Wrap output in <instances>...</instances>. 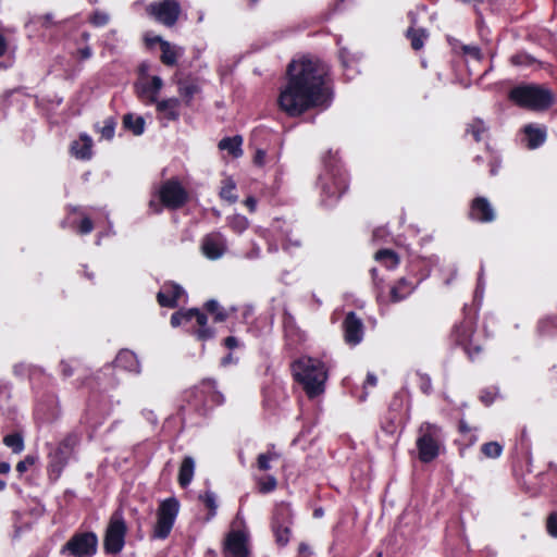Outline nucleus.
I'll list each match as a JSON object with an SVG mask.
<instances>
[{
    "mask_svg": "<svg viewBox=\"0 0 557 557\" xmlns=\"http://www.w3.org/2000/svg\"><path fill=\"white\" fill-rule=\"evenodd\" d=\"M288 82L278 97L280 108L289 116H299L317 107L326 108L331 94L326 84L327 65L320 60L302 59L288 65Z\"/></svg>",
    "mask_w": 557,
    "mask_h": 557,
    "instance_id": "f257e3e1",
    "label": "nucleus"
},
{
    "mask_svg": "<svg viewBox=\"0 0 557 557\" xmlns=\"http://www.w3.org/2000/svg\"><path fill=\"white\" fill-rule=\"evenodd\" d=\"M292 370L294 377L302 386L309 398L318 397L324 393L327 369L323 361L302 356L293 362Z\"/></svg>",
    "mask_w": 557,
    "mask_h": 557,
    "instance_id": "f03ea898",
    "label": "nucleus"
},
{
    "mask_svg": "<svg viewBox=\"0 0 557 557\" xmlns=\"http://www.w3.org/2000/svg\"><path fill=\"white\" fill-rule=\"evenodd\" d=\"M508 97L515 104L532 111L547 110L554 102V95L549 89L533 84L513 87Z\"/></svg>",
    "mask_w": 557,
    "mask_h": 557,
    "instance_id": "7ed1b4c3",
    "label": "nucleus"
},
{
    "mask_svg": "<svg viewBox=\"0 0 557 557\" xmlns=\"http://www.w3.org/2000/svg\"><path fill=\"white\" fill-rule=\"evenodd\" d=\"M323 201L334 203L346 191L348 180L346 172L333 161L325 163L324 172L319 176Z\"/></svg>",
    "mask_w": 557,
    "mask_h": 557,
    "instance_id": "20e7f679",
    "label": "nucleus"
},
{
    "mask_svg": "<svg viewBox=\"0 0 557 557\" xmlns=\"http://www.w3.org/2000/svg\"><path fill=\"white\" fill-rule=\"evenodd\" d=\"M444 442L442 428L437 424L423 422L418 430L417 448L422 462H431L440 455Z\"/></svg>",
    "mask_w": 557,
    "mask_h": 557,
    "instance_id": "39448f33",
    "label": "nucleus"
},
{
    "mask_svg": "<svg viewBox=\"0 0 557 557\" xmlns=\"http://www.w3.org/2000/svg\"><path fill=\"white\" fill-rule=\"evenodd\" d=\"M157 195L159 197L160 203L154 199H151L149 202V207L153 210L154 213H160L162 211V207L171 210L180 209L188 200L187 190L177 180L173 178L162 183L157 191Z\"/></svg>",
    "mask_w": 557,
    "mask_h": 557,
    "instance_id": "423d86ee",
    "label": "nucleus"
},
{
    "mask_svg": "<svg viewBox=\"0 0 557 557\" xmlns=\"http://www.w3.org/2000/svg\"><path fill=\"white\" fill-rule=\"evenodd\" d=\"M194 322L198 329L193 330V333L199 341H207L214 336V331L207 326V315L198 309L180 310L171 317V325L173 327L188 324H190V327H194Z\"/></svg>",
    "mask_w": 557,
    "mask_h": 557,
    "instance_id": "0eeeda50",
    "label": "nucleus"
},
{
    "mask_svg": "<svg viewBox=\"0 0 557 557\" xmlns=\"http://www.w3.org/2000/svg\"><path fill=\"white\" fill-rule=\"evenodd\" d=\"M180 510V503L175 497L162 500L157 509V522L153 527L152 537L166 539L174 525Z\"/></svg>",
    "mask_w": 557,
    "mask_h": 557,
    "instance_id": "6e6552de",
    "label": "nucleus"
},
{
    "mask_svg": "<svg viewBox=\"0 0 557 557\" xmlns=\"http://www.w3.org/2000/svg\"><path fill=\"white\" fill-rule=\"evenodd\" d=\"M75 444L76 437L73 435H69L58 445H49L48 473L50 479L55 481L60 478L62 470L66 466Z\"/></svg>",
    "mask_w": 557,
    "mask_h": 557,
    "instance_id": "1a4fd4ad",
    "label": "nucleus"
},
{
    "mask_svg": "<svg viewBox=\"0 0 557 557\" xmlns=\"http://www.w3.org/2000/svg\"><path fill=\"white\" fill-rule=\"evenodd\" d=\"M127 527L121 511H115L106 530L103 547L107 554L117 555L125 545Z\"/></svg>",
    "mask_w": 557,
    "mask_h": 557,
    "instance_id": "9d476101",
    "label": "nucleus"
},
{
    "mask_svg": "<svg viewBox=\"0 0 557 557\" xmlns=\"http://www.w3.org/2000/svg\"><path fill=\"white\" fill-rule=\"evenodd\" d=\"M181 11V5L176 0H158L151 2L146 8V12L150 17L166 27H172L176 24Z\"/></svg>",
    "mask_w": 557,
    "mask_h": 557,
    "instance_id": "9b49d317",
    "label": "nucleus"
},
{
    "mask_svg": "<svg viewBox=\"0 0 557 557\" xmlns=\"http://www.w3.org/2000/svg\"><path fill=\"white\" fill-rule=\"evenodd\" d=\"M98 546L97 535L92 532L74 534L62 548L73 557H91L96 554Z\"/></svg>",
    "mask_w": 557,
    "mask_h": 557,
    "instance_id": "f8f14e48",
    "label": "nucleus"
},
{
    "mask_svg": "<svg viewBox=\"0 0 557 557\" xmlns=\"http://www.w3.org/2000/svg\"><path fill=\"white\" fill-rule=\"evenodd\" d=\"M473 332L474 324L471 319H465L459 324H456L451 331V337L455 343L462 346L471 359L481 352V347L473 344Z\"/></svg>",
    "mask_w": 557,
    "mask_h": 557,
    "instance_id": "ddd939ff",
    "label": "nucleus"
},
{
    "mask_svg": "<svg viewBox=\"0 0 557 557\" xmlns=\"http://www.w3.org/2000/svg\"><path fill=\"white\" fill-rule=\"evenodd\" d=\"M163 87V81L160 76L151 78H141L135 84L137 97L145 104H156L159 100V94Z\"/></svg>",
    "mask_w": 557,
    "mask_h": 557,
    "instance_id": "4468645a",
    "label": "nucleus"
},
{
    "mask_svg": "<svg viewBox=\"0 0 557 557\" xmlns=\"http://www.w3.org/2000/svg\"><path fill=\"white\" fill-rule=\"evenodd\" d=\"M226 248V238L219 232L210 233L201 240V251L210 260L220 259Z\"/></svg>",
    "mask_w": 557,
    "mask_h": 557,
    "instance_id": "2eb2a0df",
    "label": "nucleus"
},
{
    "mask_svg": "<svg viewBox=\"0 0 557 557\" xmlns=\"http://www.w3.org/2000/svg\"><path fill=\"white\" fill-rule=\"evenodd\" d=\"M345 342L349 345H358L364 333V325L355 312H348L343 322Z\"/></svg>",
    "mask_w": 557,
    "mask_h": 557,
    "instance_id": "dca6fc26",
    "label": "nucleus"
},
{
    "mask_svg": "<svg viewBox=\"0 0 557 557\" xmlns=\"http://www.w3.org/2000/svg\"><path fill=\"white\" fill-rule=\"evenodd\" d=\"M225 557H247V540L243 532L232 531L226 537L224 546Z\"/></svg>",
    "mask_w": 557,
    "mask_h": 557,
    "instance_id": "f3484780",
    "label": "nucleus"
},
{
    "mask_svg": "<svg viewBox=\"0 0 557 557\" xmlns=\"http://www.w3.org/2000/svg\"><path fill=\"white\" fill-rule=\"evenodd\" d=\"M185 294L184 289L175 283H165L157 294V300L160 306L175 308L178 306L181 297Z\"/></svg>",
    "mask_w": 557,
    "mask_h": 557,
    "instance_id": "a211bd4d",
    "label": "nucleus"
},
{
    "mask_svg": "<svg viewBox=\"0 0 557 557\" xmlns=\"http://www.w3.org/2000/svg\"><path fill=\"white\" fill-rule=\"evenodd\" d=\"M470 216L483 223L492 222L495 219V211L486 198L478 197L472 201Z\"/></svg>",
    "mask_w": 557,
    "mask_h": 557,
    "instance_id": "6ab92c4d",
    "label": "nucleus"
},
{
    "mask_svg": "<svg viewBox=\"0 0 557 557\" xmlns=\"http://www.w3.org/2000/svg\"><path fill=\"white\" fill-rule=\"evenodd\" d=\"M71 153L76 159L89 160L92 157V139L87 134H81L77 140L71 144Z\"/></svg>",
    "mask_w": 557,
    "mask_h": 557,
    "instance_id": "aec40b11",
    "label": "nucleus"
},
{
    "mask_svg": "<svg viewBox=\"0 0 557 557\" xmlns=\"http://www.w3.org/2000/svg\"><path fill=\"white\" fill-rule=\"evenodd\" d=\"M157 112L161 119L168 121H176L180 116V100L177 98H169L156 103Z\"/></svg>",
    "mask_w": 557,
    "mask_h": 557,
    "instance_id": "412c9836",
    "label": "nucleus"
},
{
    "mask_svg": "<svg viewBox=\"0 0 557 557\" xmlns=\"http://www.w3.org/2000/svg\"><path fill=\"white\" fill-rule=\"evenodd\" d=\"M114 366L116 368H121V369L129 371V372H134V373L140 372V364H139V361H138L136 355L133 351L127 350V349H122L117 354V356L114 360Z\"/></svg>",
    "mask_w": 557,
    "mask_h": 557,
    "instance_id": "4be33fe9",
    "label": "nucleus"
},
{
    "mask_svg": "<svg viewBox=\"0 0 557 557\" xmlns=\"http://www.w3.org/2000/svg\"><path fill=\"white\" fill-rule=\"evenodd\" d=\"M157 40L160 42L162 63L169 66L175 65L177 59L183 55V49L171 45L169 41L162 40L160 37H158Z\"/></svg>",
    "mask_w": 557,
    "mask_h": 557,
    "instance_id": "5701e85b",
    "label": "nucleus"
},
{
    "mask_svg": "<svg viewBox=\"0 0 557 557\" xmlns=\"http://www.w3.org/2000/svg\"><path fill=\"white\" fill-rule=\"evenodd\" d=\"M416 288L413 282L408 281L405 277H401L395 285H393L389 289L388 299L392 302H398L408 297Z\"/></svg>",
    "mask_w": 557,
    "mask_h": 557,
    "instance_id": "b1692460",
    "label": "nucleus"
},
{
    "mask_svg": "<svg viewBox=\"0 0 557 557\" xmlns=\"http://www.w3.org/2000/svg\"><path fill=\"white\" fill-rule=\"evenodd\" d=\"M284 333L290 344H296L305 339L304 333L296 325L294 317L287 311L283 315Z\"/></svg>",
    "mask_w": 557,
    "mask_h": 557,
    "instance_id": "393cba45",
    "label": "nucleus"
},
{
    "mask_svg": "<svg viewBox=\"0 0 557 557\" xmlns=\"http://www.w3.org/2000/svg\"><path fill=\"white\" fill-rule=\"evenodd\" d=\"M530 149L539 148L546 140V128L533 124L525 125L523 128Z\"/></svg>",
    "mask_w": 557,
    "mask_h": 557,
    "instance_id": "a878e982",
    "label": "nucleus"
},
{
    "mask_svg": "<svg viewBox=\"0 0 557 557\" xmlns=\"http://www.w3.org/2000/svg\"><path fill=\"white\" fill-rule=\"evenodd\" d=\"M242 145V136L236 135L234 137H225L221 139L219 143V148L221 150H226L234 158H238L243 154Z\"/></svg>",
    "mask_w": 557,
    "mask_h": 557,
    "instance_id": "bb28decb",
    "label": "nucleus"
},
{
    "mask_svg": "<svg viewBox=\"0 0 557 557\" xmlns=\"http://www.w3.org/2000/svg\"><path fill=\"white\" fill-rule=\"evenodd\" d=\"M145 120L143 116L127 113L123 116V126L131 131L135 136H140L145 132Z\"/></svg>",
    "mask_w": 557,
    "mask_h": 557,
    "instance_id": "cd10ccee",
    "label": "nucleus"
},
{
    "mask_svg": "<svg viewBox=\"0 0 557 557\" xmlns=\"http://www.w3.org/2000/svg\"><path fill=\"white\" fill-rule=\"evenodd\" d=\"M195 470V461L191 457L184 458L178 473V482L182 487H186L193 480Z\"/></svg>",
    "mask_w": 557,
    "mask_h": 557,
    "instance_id": "c85d7f7f",
    "label": "nucleus"
},
{
    "mask_svg": "<svg viewBox=\"0 0 557 557\" xmlns=\"http://www.w3.org/2000/svg\"><path fill=\"white\" fill-rule=\"evenodd\" d=\"M272 522L284 523V524L293 523V511H292L289 504L280 503L275 506Z\"/></svg>",
    "mask_w": 557,
    "mask_h": 557,
    "instance_id": "c756f323",
    "label": "nucleus"
},
{
    "mask_svg": "<svg viewBox=\"0 0 557 557\" xmlns=\"http://www.w3.org/2000/svg\"><path fill=\"white\" fill-rule=\"evenodd\" d=\"M236 184L231 177H226L222 181V186L220 189L221 199L235 203L238 200V196L235 194Z\"/></svg>",
    "mask_w": 557,
    "mask_h": 557,
    "instance_id": "7c9ffc66",
    "label": "nucleus"
},
{
    "mask_svg": "<svg viewBox=\"0 0 557 557\" xmlns=\"http://www.w3.org/2000/svg\"><path fill=\"white\" fill-rule=\"evenodd\" d=\"M375 260L384 264L388 270L395 269L399 263L398 256L389 249L379 250L375 253Z\"/></svg>",
    "mask_w": 557,
    "mask_h": 557,
    "instance_id": "2f4dec72",
    "label": "nucleus"
},
{
    "mask_svg": "<svg viewBox=\"0 0 557 557\" xmlns=\"http://www.w3.org/2000/svg\"><path fill=\"white\" fill-rule=\"evenodd\" d=\"M428 36L429 34L424 28L410 27L407 30V37L410 39L411 47L414 50H420L423 47Z\"/></svg>",
    "mask_w": 557,
    "mask_h": 557,
    "instance_id": "473e14b6",
    "label": "nucleus"
},
{
    "mask_svg": "<svg viewBox=\"0 0 557 557\" xmlns=\"http://www.w3.org/2000/svg\"><path fill=\"white\" fill-rule=\"evenodd\" d=\"M466 132L471 134L475 141H480L487 133V127L481 119H474L467 125Z\"/></svg>",
    "mask_w": 557,
    "mask_h": 557,
    "instance_id": "72a5a7b5",
    "label": "nucleus"
},
{
    "mask_svg": "<svg viewBox=\"0 0 557 557\" xmlns=\"http://www.w3.org/2000/svg\"><path fill=\"white\" fill-rule=\"evenodd\" d=\"M290 525L292 524L272 522V529L276 537V542L278 544L286 545L288 543L290 535Z\"/></svg>",
    "mask_w": 557,
    "mask_h": 557,
    "instance_id": "f704fd0d",
    "label": "nucleus"
},
{
    "mask_svg": "<svg viewBox=\"0 0 557 557\" xmlns=\"http://www.w3.org/2000/svg\"><path fill=\"white\" fill-rule=\"evenodd\" d=\"M3 443L15 454H18L24 449V438L20 433L8 434L4 436Z\"/></svg>",
    "mask_w": 557,
    "mask_h": 557,
    "instance_id": "c9c22d12",
    "label": "nucleus"
},
{
    "mask_svg": "<svg viewBox=\"0 0 557 557\" xmlns=\"http://www.w3.org/2000/svg\"><path fill=\"white\" fill-rule=\"evenodd\" d=\"M257 484H258V491L261 494H268L276 488L277 481L273 475H267V476L259 478L257 481Z\"/></svg>",
    "mask_w": 557,
    "mask_h": 557,
    "instance_id": "e433bc0d",
    "label": "nucleus"
},
{
    "mask_svg": "<svg viewBox=\"0 0 557 557\" xmlns=\"http://www.w3.org/2000/svg\"><path fill=\"white\" fill-rule=\"evenodd\" d=\"M228 225L234 232L240 234L247 230L249 226V221L242 214H235L228 219Z\"/></svg>",
    "mask_w": 557,
    "mask_h": 557,
    "instance_id": "4c0bfd02",
    "label": "nucleus"
},
{
    "mask_svg": "<svg viewBox=\"0 0 557 557\" xmlns=\"http://www.w3.org/2000/svg\"><path fill=\"white\" fill-rule=\"evenodd\" d=\"M280 456L275 451H268L260 454L257 458V467L261 471H268L271 469V461L277 459Z\"/></svg>",
    "mask_w": 557,
    "mask_h": 557,
    "instance_id": "58836bf2",
    "label": "nucleus"
},
{
    "mask_svg": "<svg viewBox=\"0 0 557 557\" xmlns=\"http://www.w3.org/2000/svg\"><path fill=\"white\" fill-rule=\"evenodd\" d=\"M205 308L208 312L214 314V321L222 322L226 320L227 314L221 309L216 300H209L206 302Z\"/></svg>",
    "mask_w": 557,
    "mask_h": 557,
    "instance_id": "ea45409f",
    "label": "nucleus"
},
{
    "mask_svg": "<svg viewBox=\"0 0 557 557\" xmlns=\"http://www.w3.org/2000/svg\"><path fill=\"white\" fill-rule=\"evenodd\" d=\"M481 450L487 458H497L503 453V446L498 442H488L482 445Z\"/></svg>",
    "mask_w": 557,
    "mask_h": 557,
    "instance_id": "a19ab883",
    "label": "nucleus"
},
{
    "mask_svg": "<svg viewBox=\"0 0 557 557\" xmlns=\"http://www.w3.org/2000/svg\"><path fill=\"white\" fill-rule=\"evenodd\" d=\"M197 91H198V88L195 84L187 82V81L178 82V92L182 97L190 99L194 97V95Z\"/></svg>",
    "mask_w": 557,
    "mask_h": 557,
    "instance_id": "79ce46f5",
    "label": "nucleus"
},
{
    "mask_svg": "<svg viewBox=\"0 0 557 557\" xmlns=\"http://www.w3.org/2000/svg\"><path fill=\"white\" fill-rule=\"evenodd\" d=\"M115 131V121L112 117H109L104 121L102 127L99 128V132L104 139H112Z\"/></svg>",
    "mask_w": 557,
    "mask_h": 557,
    "instance_id": "37998d69",
    "label": "nucleus"
},
{
    "mask_svg": "<svg viewBox=\"0 0 557 557\" xmlns=\"http://www.w3.org/2000/svg\"><path fill=\"white\" fill-rule=\"evenodd\" d=\"M418 384L423 394L429 395L432 392V381L428 374L417 373Z\"/></svg>",
    "mask_w": 557,
    "mask_h": 557,
    "instance_id": "c03bdc74",
    "label": "nucleus"
},
{
    "mask_svg": "<svg viewBox=\"0 0 557 557\" xmlns=\"http://www.w3.org/2000/svg\"><path fill=\"white\" fill-rule=\"evenodd\" d=\"M200 499L205 503V505L210 509V517L215 516L216 511V502L215 495L212 492H206L205 495L200 496Z\"/></svg>",
    "mask_w": 557,
    "mask_h": 557,
    "instance_id": "a18cd8bd",
    "label": "nucleus"
},
{
    "mask_svg": "<svg viewBox=\"0 0 557 557\" xmlns=\"http://www.w3.org/2000/svg\"><path fill=\"white\" fill-rule=\"evenodd\" d=\"M109 20H110L109 14L101 12V11H96L90 16V23L97 27L107 25Z\"/></svg>",
    "mask_w": 557,
    "mask_h": 557,
    "instance_id": "49530a36",
    "label": "nucleus"
},
{
    "mask_svg": "<svg viewBox=\"0 0 557 557\" xmlns=\"http://www.w3.org/2000/svg\"><path fill=\"white\" fill-rule=\"evenodd\" d=\"M301 245L300 238L298 236H294L290 233L286 234L285 243L283 244V249L290 251L293 248H299Z\"/></svg>",
    "mask_w": 557,
    "mask_h": 557,
    "instance_id": "de8ad7c7",
    "label": "nucleus"
},
{
    "mask_svg": "<svg viewBox=\"0 0 557 557\" xmlns=\"http://www.w3.org/2000/svg\"><path fill=\"white\" fill-rule=\"evenodd\" d=\"M462 51L466 55H469L474 60L479 61L482 59V52L478 46L465 45L462 47Z\"/></svg>",
    "mask_w": 557,
    "mask_h": 557,
    "instance_id": "09e8293b",
    "label": "nucleus"
},
{
    "mask_svg": "<svg viewBox=\"0 0 557 557\" xmlns=\"http://www.w3.org/2000/svg\"><path fill=\"white\" fill-rule=\"evenodd\" d=\"M547 532L554 536L557 537V512H553L547 518L546 523Z\"/></svg>",
    "mask_w": 557,
    "mask_h": 557,
    "instance_id": "8fccbe9b",
    "label": "nucleus"
},
{
    "mask_svg": "<svg viewBox=\"0 0 557 557\" xmlns=\"http://www.w3.org/2000/svg\"><path fill=\"white\" fill-rule=\"evenodd\" d=\"M94 230L92 221L89 218H84L79 224L78 232L83 235L89 234Z\"/></svg>",
    "mask_w": 557,
    "mask_h": 557,
    "instance_id": "3c124183",
    "label": "nucleus"
},
{
    "mask_svg": "<svg viewBox=\"0 0 557 557\" xmlns=\"http://www.w3.org/2000/svg\"><path fill=\"white\" fill-rule=\"evenodd\" d=\"M35 462V458L32 457V456H27L24 460L20 461L17 465H16V470L20 472V473H23L25 472L29 466H32L33 463Z\"/></svg>",
    "mask_w": 557,
    "mask_h": 557,
    "instance_id": "603ef678",
    "label": "nucleus"
},
{
    "mask_svg": "<svg viewBox=\"0 0 557 557\" xmlns=\"http://www.w3.org/2000/svg\"><path fill=\"white\" fill-rule=\"evenodd\" d=\"M348 50L344 47L339 48V59L342 61V64L344 67H348L349 60H348Z\"/></svg>",
    "mask_w": 557,
    "mask_h": 557,
    "instance_id": "864d4df0",
    "label": "nucleus"
},
{
    "mask_svg": "<svg viewBox=\"0 0 557 557\" xmlns=\"http://www.w3.org/2000/svg\"><path fill=\"white\" fill-rule=\"evenodd\" d=\"M60 367H61L62 374L65 377L71 376L73 374V369L69 362L62 361Z\"/></svg>",
    "mask_w": 557,
    "mask_h": 557,
    "instance_id": "5fc2aeb1",
    "label": "nucleus"
},
{
    "mask_svg": "<svg viewBox=\"0 0 557 557\" xmlns=\"http://www.w3.org/2000/svg\"><path fill=\"white\" fill-rule=\"evenodd\" d=\"M480 398L486 406L491 405L494 400V396L491 392H482Z\"/></svg>",
    "mask_w": 557,
    "mask_h": 557,
    "instance_id": "6e6d98bb",
    "label": "nucleus"
},
{
    "mask_svg": "<svg viewBox=\"0 0 557 557\" xmlns=\"http://www.w3.org/2000/svg\"><path fill=\"white\" fill-rule=\"evenodd\" d=\"M245 205L249 209L250 212H255L256 211V207H257V200H256L255 197L249 196L245 200Z\"/></svg>",
    "mask_w": 557,
    "mask_h": 557,
    "instance_id": "4d7b16f0",
    "label": "nucleus"
},
{
    "mask_svg": "<svg viewBox=\"0 0 557 557\" xmlns=\"http://www.w3.org/2000/svg\"><path fill=\"white\" fill-rule=\"evenodd\" d=\"M224 344L228 349H233L238 346V341L234 336H228L225 338Z\"/></svg>",
    "mask_w": 557,
    "mask_h": 557,
    "instance_id": "13d9d810",
    "label": "nucleus"
},
{
    "mask_svg": "<svg viewBox=\"0 0 557 557\" xmlns=\"http://www.w3.org/2000/svg\"><path fill=\"white\" fill-rule=\"evenodd\" d=\"M78 53L81 55V59H83V60H87L92 55V51L89 47L79 49Z\"/></svg>",
    "mask_w": 557,
    "mask_h": 557,
    "instance_id": "bf43d9fd",
    "label": "nucleus"
},
{
    "mask_svg": "<svg viewBox=\"0 0 557 557\" xmlns=\"http://www.w3.org/2000/svg\"><path fill=\"white\" fill-rule=\"evenodd\" d=\"M377 383V377L373 373H368L367 380H366V386L374 387Z\"/></svg>",
    "mask_w": 557,
    "mask_h": 557,
    "instance_id": "052dcab7",
    "label": "nucleus"
},
{
    "mask_svg": "<svg viewBox=\"0 0 557 557\" xmlns=\"http://www.w3.org/2000/svg\"><path fill=\"white\" fill-rule=\"evenodd\" d=\"M8 44L5 38L0 34V57L3 55L7 51Z\"/></svg>",
    "mask_w": 557,
    "mask_h": 557,
    "instance_id": "680f3d73",
    "label": "nucleus"
},
{
    "mask_svg": "<svg viewBox=\"0 0 557 557\" xmlns=\"http://www.w3.org/2000/svg\"><path fill=\"white\" fill-rule=\"evenodd\" d=\"M212 400L215 403V404H222L224 398H223V395L220 394L219 392H214L212 394Z\"/></svg>",
    "mask_w": 557,
    "mask_h": 557,
    "instance_id": "e2e57ef3",
    "label": "nucleus"
},
{
    "mask_svg": "<svg viewBox=\"0 0 557 557\" xmlns=\"http://www.w3.org/2000/svg\"><path fill=\"white\" fill-rule=\"evenodd\" d=\"M10 469H11L10 463H8V462H0V473L1 474L9 473Z\"/></svg>",
    "mask_w": 557,
    "mask_h": 557,
    "instance_id": "0e129e2a",
    "label": "nucleus"
},
{
    "mask_svg": "<svg viewBox=\"0 0 557 557\" xmlns=\"http://www.w3.org/2000/svg\"><path fill=\"white\" fill-rule=\"evenodd\" d=\"M299 553H300V554H310V548H309V546H308L307 544H305V543H301V544L299 545Z\"/></svg>",
    "mask_w": 557,
    "mask_h": 557,
    "instance_id": "69168bd1",
    "label": "nucleus"
},
{
    "mask_svg": "<svg viewBox=\"0 0 557 557\" xmlns=\"http://www.w3.org/2000/svg\"><path fill=\"white\" fill-rule=\"evenodd\" d=\"M264 156H265L264 151L258 150L257 154H256V162L261 164Z\"/></svg>",
    "mask_w": 557,
    "mask_h": 557,
    "instance_id": "338daca9",
    "label": "nucleus"
},
{
    "mask_svg": "<svg viewBox=\"0 0 557 557\" xmlns=\"http://www.w3.org/2000/svg\"><path fill=\"white\" fill-rule=\"evenodd\" d=\"M459 430L462 432V433H466V432H469L470 431V428L467 425V423L465 421H460L459 423Z\"/></svg>",
    "mask_w": 557,
    "mask_h": 557,
    "instance_id": "774afa93",
    "label": "nucleus"
}]
</instances>
